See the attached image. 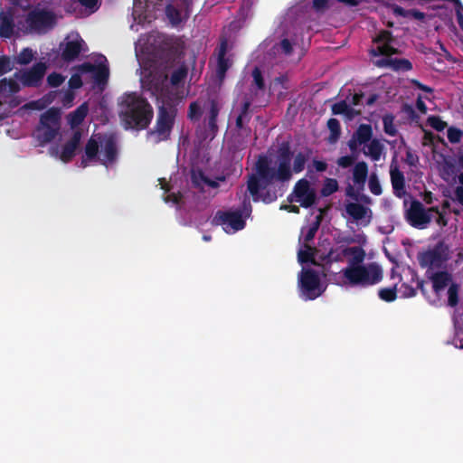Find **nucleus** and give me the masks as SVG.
Masks as SVG:
<instances>
[{
    "instance_id": "nucleus-1",
    "label": "nucleus",
    "mask_w": 463,
    "mask_h": 463,
    "mask_svg": "<svg viewBox=\"0 0 463 463\" xmlns=\"http://www.w3.org/2000/svg\"><path fill=\"white\" fill-rule=\"evenodd\" d=\"M311 150L299 151L294 155L289 142H282L277 150L278 167L270 166V160L266 156H260L256 162V173L249 175L247 190L254 202L261 199L264 203H271L277 199L275 194L267 192L262 196L260 192L265 190L273 181L288 182L292 177V173H301L308 161Z\"/></svg>"
},
{
    "instance_id": "nucleus-2",
    "label": "nucleus",
    "mask_w": 463,
    "mask_h": 463,
    "mask_svg": "<svg viewBox=\"0 0 463 463\" xmlns=\"http://www.w3.org/2000/svg\"><path fill=\"white\" fill-rule=\"evenodd\" d=\"M118 113L126 130H144L154 118V109L148 100L137 92H125L118 99Z\"/></svg>"
},
{
    "instance_id": "nucleus-3",
    "label": "nucleus",
    "mask_w": 463,
    "mask_h": 463,
    "mask_svg": "<svg viewBox=\"0 0 463 463\" xmlns=\"http://www.w3.org/2000/svg\"><path fill=\"white\" fill-rule=\"evenodd\" d=\"M118 153L117 138L113 134H94L84 146L80 166L86 168L96 162L108 166L117 160Z\"/></svg>"
},
{
    "instance_id": "nucleus-4",
    "label": "nucleus",
    "mask_w": 463,
    "mask_h": 463,
    "mask_svg": "<svg viewBox=\"0 0 463 463\" xmlns=\"http://www.w3.org/2000/svg\"><path fill=\"white\" fill-rule=\"evenodd\" d=\"M382 4L388 10H391L392 13L396 16H402L405 19L409 20H416L420 22V25L425 26L426 28L433 26L435 31H439L440 29V24H438V17L445 16L443 19L445 24H452V17H451V10L448 12V7L445 4L436 5L433 6V10L435 13H424L420 12L417 9H404L395 4L390 3L385 0H378V5ZM378 14H382V22L386 24L388 27H392L393 23L391 21H385L384 12L378 5Z\"/></svg>"
},
{
    "instance_id": "nucleus-5",
    "label": "nucleus",
    "mask_w": 463,
    "mask_h": 463,
    "mask_svg": "<svg viewBox=\"0 0 463 463\" xmlns=\"http://www.w3.org/2000/svg\"><path fill=\"white\" fill-rule=\"evenodd\" d=\"M395 38L387 30L378 31V68L394 72H407L412 70L410 60L400 58L402 51L394 46Z\"/></svg>"
},
{
    "instance_id": "nucleus-6",
    "label": "nucleus",
    "mask_w": 463,
    "mask_h": 463,
    "mask_svg": "<svg viewBox=\"0 0 463 463\" xmlns=\"http://www.w3.org/2000/svg\"><path fill=\"white\" fill-rule=\"evenodd\" d=\"M251 103L252 99L246 96L243 100L232 109V115L235 119V137L237 139V147L240 149L246 147L248 140L252 134L251 128L250 127V122L253 116Z\"/></svg>"
},
{
    "instance_id": "nucleus-7",
    "label": "nucleus",
    "mask_w": 463,
    "mask_h": 463,
    "mask_svg": "<svg viewBox=\"0 0 463 463\" xmlns=\"http://www.w3.org/2000/svg\"><path fill=\"white\" fill-rule=\"evenodd\" d=\"M342 283L352 287L374 285L376 283V262L368 265L347 266L342 270Z\"/></svg>"
},
{
    "instance_id": "nucleus-8",
    "label": "nucleus",
    "mask_w": 463,
    "mask_h": 463,
    "mask_svg": "<svg viewBox=\"0 0 463 463\" xmlns=\"http://www.w3.org/2000/svg\"><path fill=\"white\" fill-rule=\"evenodd\" d=\"M175 116L176 110L173 107H159L156 126L147 133L149 137H154L155 143L165 141L170 137Z\"/></svg>"
},
{
    "instance_id": "nucleus-9",
    "label": "nucleus",
    "mask_w": 463,
    "mask_h": 463,
    "mask_svg": "<svg viewBox=\"0 0 463 463\" xmlns=\"http://www.w3.org/2000/svg\"><path fill=\"white\" fill-rule=\"evenodd\" d=\"M31 32L44 33L56 24V16L52 11L35 8L31 10L25 18Z\"/></svg>"
},
{
    "instance_id": "nucleus-10",
    "label": "nucleus",
    "mask_w": 463,
    "mask_h": 463,
    "mask_svg": "<svg viewBox=\"0 0 463 463\" xmlns=\"http://www.w3.org/2000/svg\"><path fill=\"white\" fill-rule=\"evenodd\" d=\"M300 296L305 300H314L322 294L320 278L311 269H303L298 276Z\"/></svg>"
},
{
    "instance_id": "nucleus-11",
    "label": "nucleus",
    "mask_w": 463,
    "mask_h": 463,
    "mask_svg": "<svg viewBox=\"0 0 463 463\" xmlns=\"http://www.w3.org/2000/svg\"><path fill=\"white\" fill-rule=\"evenodd\" d=\"M373 129L371 125L361 124L354 132L348 141V146L351 152L359 150V146L364 145L370 141L368 146V155L372 160H376V138H373Z\"/></svg>"
},
{
    "instance_id": "nucleus-12",
    "label": "nucleus",
    "mask_w": 463,
    "mask_h": 463,
    "mask_svg": "<svg viewBox=\"0 0 463 463\" xmlns=\"http://www.w3.org/2000/svg\"><path fill=\"white\" fill-rule=\"evenodd\" d=\"M212 224L222 226L227 233L236 232L242 230L245 225V220L241 211H217L212 220Z\"/></svg>"
},
{
    "instance_id": "nucleus-13",
    "label": "nucleus",
    "mask_w": 463,
    "mask_h": 463,
    "mask_svg": "<svg viewBox=\"0 0 463 463\" xmlns=\"http://www.w3.org/2000/svg\"><path fill=\"white\" fill-rule=\"evenodd\" d=\"M430 213L420 201L413 199L410 208L406 210L405 218L412 227L424 229L431 222Z\"/></svg>"
},
{
    "instance_id": "nucleus-14",
    "label": "nucleus",
    "mask_w": 463,
    "mask_h": 463,
    "mask_svg": "<svg viewBox=\"0 0 463 463\" xmlns=\"http://www.w3.org/2000/svg\"><path fill=\"white\" fill-rule=\"evenodd\" d=\"M47 67L44 62L39 61L28 70L20 71L14 73L24 87H39L45 75Z\"/></svg>"
},
{
    "instance_id": "nucleus-15",
    "label": "nucleus",
    "mask_w": 463,
    "mask_h": 463,
    "mask_svg": "<svg viewBox=\"0 0 463 463\" xmlns=\"http://www.w3.org/2000/svg\"><path fill=\"white\" fill-rule=\"evenodd\" d=\"M294 194L296 201L304 208L311 207L317 199L314 189L310 187V184L307 179L298 180L294 186Z\"/></svg>"
},
{
    "instance_id": "nucleus-16",
    "label": "nucleus",
    "mask_w": 463,
    "mask_h": 463,
    "mask_svg": "<svg viewBox=\"0 0 463 463\" xmlns=\"http://www.w3.org/2000/svg\"><path fill=\"white\" fill-rule=\"evenodd\" d=\"M446 260L447 257L439 246L418 254L419 264L423 269H440Z\"/></svg>"
},
{
    "instance_id": "nucleus-17",
    "label": "nucleus",
    "mask_w": 463,
    "mask_h": 463,
    "mask_svg": "<svg viewBox=\"0 0 463 463\" xmlns=\"http://www.w3.org/2000/svg\"><path fill=\"white\" fill-rule=\"evenodd\" d=\"M81 137L82 131L80 129L73 130L71 137L62 146L59 154L61 161L63 163H70L73 159L80 148Z\"/></svg>"
},
{
    "instance_id": "nucleus-18",
    "label": "nucleus",
    "mask_w": 463,
    "mask_h": 463,
    "mask_svg": "<svg viewBox=\"0 0 463 463\" xmlns=\"http://www.w3.org/2000/svg\"><path fill=\"white\" fill-rule=\"evenodd\" d=\"M14 12L12 7L0 11V37L10 39L14 33Z\"/></svg>"
},
{
    "instance_id": "nucleus-19",
    "label": "nucleus",
    "mask_w": 463,
    "mask_h": 463,
    "mask_svg": "<svg viewBox=\"0 0 463 463\" xmlns=\"http://www.w3.org/2000/svg\"><path fill=\"white\" fill-rule=\"evenodd\" d=\"M228 50V42L227 39L222 38L221 40L219 48H218V56H217V69L216 75L217 78L222 81L225 78L226 72L231 67V62L228 58H226V53Z\"/></svg>"
},
{
    "instance_id": "nucleus-20",
    "label": "nucleus",
    "mask_w": 463,
    "mask_h": 463,
    "mask_svg": "<svg viewBox=\"0 0 463 463\" xmlns=\"http://www.w3.org/2000/svg\"><path fill=\"white\" fill-rule=\"evenodd\" d=\"M84 41L81 38H79L75 41H69L64 44L62 48L61 57L66 61L70 62L78 58L80 52L82 51V44Z\"/></svg>"
},
{
    "instance_id": "nucleus-21",
    "label": "nucleus",
    "mask_w": 463,
    "mask_h": 463,
    "mask_svg": "<svg viewBox=\"0 0 463 463\" xmlns=\"http://www.w3.org/2000/svg\"><path fill=\"white\" fill-rule=\"evenodd\" d=\"M432 283L433 291L437 294L449 287L452 282V275L447 270L436 271L429 276Z\"/></svg>"
},
{
    "instance_id": "nucleus-22",
    "label": "nucleus",
    "mask_w": 463,
    "mask_h": 463,
    "mask_svg": "<svg viewBox=\"0 0 463 463\" xmlns=\"http://www.w3.org/2000/svg\"><path fill=\"white\" fill-rule=\"evenodd\" d=\"M181 9H178L172 3H169L165 6V14L169 19L170 23L174 26L179 25L184 20H187L191 14L186 17L185 16V7L181 0ZM190 13H192V7L190 8Z\"/></svg>"
},
{
    "instance_id": "nucleus-23",
    "label": "nucleus",
    "mask_w": 463,
    "mask_h": 463,
    "mask_svg": "<svg viewBox=\"0 0 463 463\" xmlns=\"http://www.w3.org/2000/svg\"><path fill=\"white\" fill-rule=\"evenodd\" d=\"M342 254L345 255V259H347V266L364 265L363 262L366 255L361 246L345 247Z\"/></svg>"
},
{
    "instance_id": "nucleus-24",
    "label": "nucleus",
    "mask_w": 463,
    "mask_h": 463,
    "mask_svg": "<svg viewBox=\"0 0 463 463\" xmlns=\"http://www.w3.org/2000/svg\"><path fill=\"white\" fill-rule=\"evenodd\" d=\"M221 108L219 106V103L216 99H211L210 100V107L207 116V128L211 135L213 137L216 136L219 128L217 125V119L218 116L220 114Z\"/></svg>"
},
{
    "instance_id": "nucleus-25",
    "label": "nucleus",
    "mask_w": 463,
    "mask_h": 463,
    "mask_svg": "<svg viewBox=\"0 0 463 463\" xmlns=\"http://www.w3.org/2000/svg\"><path fill=\"white\" fill-rule=\"evenodd\" d=\"M40 124L54 128L60 130L61 127V110L58 108H50L40 117Z\"/></svg>"
},
{
    "instance_id": "nucleus-26",
    "label": "nucleus",
    "mask_w": 463,
    "mask_h": 463,
    "mask_svg": "<svg viewBox=\"0 0 463 463\" xmlns=\"http://www.w3.org/2000/svg\"><path fill=\"white\" fill-rule=\"evenodd\" d=\"M59 133V129L52 127L44 126L39 123L37 126L34 137L41 146L52 142Z\"/></svg>"
},
{
    "instance_id": "nucleus-27",
    "label": "nucleus",
    "mask_w": 463,
    "mask_h": 463,
    "mask_svg": "<svg viewBox=\"0 0 463 463\" xmlns=\"http://www.w3.org/2000/svg\"><path fill=\"white\" fill-rule=\"evenodd\" d=\"M391 181L393 194L399 198L403 197L406 194L403 173L398 168L391 169Z\"/></svg>"
},
{
    "instance_id": "nucleus-28",
    "label": "nucleus",
    "mask_w": 463,
    "mask_h": 463,
    "mask_svg": "<svg viewBox=\"0 0 463 463\" xmlns=\"http://www.w3.org/2000/svg\"><path fill=\"white\" fill-rule=\"evenodd\" d=\"M21 88L18 82L14 79L4 78L0 80V96L9 98L20 91Z\"/></svg>"
},
{
    "instance_id": "nucleus-29",
    "label": "nucleus",
    "mask_w": 463,
    "mask_h": 463,
    "mask_svg": "<svg viewBox=\"0 0 463 463\" xmlns=\"http://www.w3.org/2000/svg\"><path fill=\"white\" fill-rule=\"evenodd\" d=\"M159 47L163 52H166L168 57L175 55L179 50L177 40L168 35H162L160 37Z\"/></svg>"
},
{
    "instance_id": "nucleus-30",
    "label": "nucleus",
    "mask_w": 463,
    "mask_h": 463,
    "mask_svg": "<svg viewBox=\"0 0 463 463\" xmlns=\"http://www.w3.org/2000/svg\"><path fill=\"white\" fill-rule=\"evenodd\" d=\"M332 113L334 115H345L347 118L351 119L360 114L359 110L352 108L346 100H341L332 106Z\"/></svg>"
},
{
    "instance_id": "nucleus-31",
    "label": "nucleus",
    "mask_w": 463,
    "mask_h": 463,
    "mask_svg": "<svg viewBox=\"0 0 463 463\" xmlns=\"http://www.w3.org/2000/svg\"><path fill=\"white\" fill-rule=\"evenodd\" d=\"M368 175V167L366 163H357L353 170V181L355 185L364 187Z\"/></svg>"
},
{
    "instance_id": "nucleus-32",
    "label": "nucleus",
    "mask_w": 463,
    "mask_h": 463,
    "mask_svg": "<svg viewBox=\"0 0 463 463\" xmlns=\"http://www.w3.org/2000/svg\"><path fill=\"white\" fill-rule=\"evenodd\" d=\"M89 111L86 102L80 105L73 112L70 114V122L71 126H78L82 123Z\"/></svg>"
},
{
    "instance_id": "nucleus-33",
    "label": "nucleus",
    "mask_w": 463,
    "mask_h": 463,
    "mask_svg": "<svg viewBox=\"0 0 463 463\" xmlns=\"http://www.w3.org/2000/svg\"><path fill=\"white\" fill-rule=\"evenodd\" d=\"M345 248L344 246L332 248L326 254L320 256V259L326 264L342 261L345 258V255L342 254Z\"/></svg>"
},
{
    "instance_id": "nucleus-34",
    "label": "nucleus",
    "mask_w": 463,
    "mask_h": 463,
    "mask_svg": "<svg viewBox=\"0 0 463 463\" xmlns=\"http://www.w3.org/2000/svg\"><path fill=\"white\" fill-rule=\"evenodd\" d=\"M345 211L348 215L356 221L362 220L366 214V208L357 203H348L345 205Z\"/></svg>"
},
{
    "instance_id": "nucleus-35",
    "label": "nucleus",
    "mask_w": 463,
    "mask_h": 463,
    "mask_svg": "<svg viewBox=\"0 0 463 463\" xmlns=\"http://www.w3.org/2000/svg\"><path fill=\"white\" fill-rule=\"evenodd\" d=\"M326 126L330 131V136L328 137L329 142H336L341 135V126L339 120L335 118H331L327 120Z\"/></svg>"
},
{
    "instance_id": "nucleus-36",
    "label": "nucleus",
    "mask_w": 463,
    "mask_h": 463,
    "mask_svg": "<svg viewBox=\"0 0 463 463\" xmlns=\"http://www.w3.org/2000/svg\"><path fill=\"white\" fill-rule=\"evenodd\" d=\"M109 76V70L106 64L97 65V69L93 72V78L97 84H106Z\"/></svg>"
},
{
    "instance_id": "nucleus-37",
    "label": "nucleus",
    "mask_w": 463,
    "mask_h": 463,
    "mask_svg": "<svg viewBox=\"0 0 463 463\" xmlns=\"http://www.w3.org/2000/svg\"><path fill=\"white\" fill-rule=\"evenodd\" d=\"M322 221V216L317 215L316 217V221L313 222L307 229V232L303 237L304 245L308 244L316 236L317 232L319 229L320 223Z\"/></svg>"
},
{
    "instance_id": "nucleus-38",
    "label": "nucleus",
    "mask_w": 463,
    "mask_h": 463,
    "mask_svg": "<svg viewBox=\"0 0 463 463\" xmlns=\"http://www.w3.org/2000/svg\"><path fill=\"white\" fill-rule=\"evenodd\" d=\"M458 292L459 285L453 282L449 285L448 289V305L455 307L458 304Z\"/></svg>"
},
{
    "instance_id": "nucleus-39",
    "label": "nucleus",
    "mask_w": 463,
    "mask_h": 463,
    "mask_svg": "<svg viewBox=\"0 0 463 463\" xmlns=\"http://www.w3.org/2000/svg\"><path fill=\"white\" fill-rule=\"evenodd\" d=\"M252 83L251 87H255L258 90H265V80L262 72L259 67H255L251 72Z\"/></svg>"
},
{
    "instance_id": "nucleus-40",
    "label": "nucleus",
    "mask_w": 463,
    "mask_h": 463,
    "mask_svg": "<svg viewBox=\"0 0 463 463\" xmlns=\"http://www.w3.org/2000/svg\"><path fill=\"white\" fill-rule=\"evenodd\" d=\"M338 190V183L336 179L326 178L321 189L322 196H329Z\"/></svg>"
},
{
    "instance_id": "nucleus-41",
    "label": "nucleus",
    "mask_w": 463,
    "mask_h": 463,
    "mask_svg": "<svg viewBox=\"0 0 463 463\" xmlns=\"http://www.w3.org/2000/svg\"><path fill=\"white\" fill-rule=\"evenodd\" d=\"M187 76V68L184 65L175 70L170 77V82L172 85L176 86L180 84Z\"/></svg>"
},
{
    "instance_id": "nucleus-42",
    "label": "nucleus",
    "mask_w": 463,
    "mask_h": 463,
    "mask_svg": "<svg viewBox=\"0 0 463 463\" xmlns=\"http://www.w3.org/2000/svg\"><path fill=\"white\" fill-rule=\"evenodd\" d=\"M384 132L390 137L397 135V129L394 126V117L392 114H387L383 118Z\"/></svg>"
},
{
    "instance_id": "nucleus-43",
    "label": "nucleus",
    "mask_w": 463,
    "mask_h": 463,
    "mask_svg": "<svg viewBox=\"0 0 463 463\" xmlns=\"http://www.w3.org/2000/svg\"><path fill=\"white\" fill-rule=\"evenodd\" d=\"M304 246H305L306 250H300L298 253V261L300 263L311 262L316 265L317 263L314 260L313 253H312L313 249L308 244H306Z\"/></svg>"
},
{
    "instance_id": "nucleus-44",
    "label": "nucleus",
    "mask_w": 463,
    "mask_h": 463,
    "mask_svg": "<svg viewBox=\"0 0 463 463\" xmlns=\"http://www.w3.org/2000/svg\"><path fill=\"white\" fill-rule=\"evenodd\" d=\"M360 154V150H356L354 153L351 152L349 156H344L338 158L337 164L343 168H347L351 166L354 161L357 159Z\"/></svg>"
},
{
    "instance_id": "nucleus-45",
    "label": "nucleus",
    "mask_w": 463,
    "mask_h": 463,
    "mask_svg": "<svg viewBox=\"0 0 463 463\" xmlns=\"http://www.w3.org/2000/svg\"><path fill=\"white\" fill-rule=\"evenodd\" d=\"M33 59V52L30 48H24L17 56V63L21 65L29 64Z\"/></svg>"
},
{
    "instance_id": "nucleus-46",
    "label": "nucleus",
    "mask_w": 463,
    "mask_h": 463,
    "mask_svg": "<svg viewBox=\"0 0 463 463\" xmlns=\"http://www.w3.org/2000/svg\"><path fill=\"white\" fill-rule=\"evenodd\" d=\"M202 116L201 106L197 102H192L188 108L187 117L192 121H197Z\"/></svg>"
},
{
    "instance_id": "nucleus-47",
    "label": "nucleus",
    "mask_w": 463,
    "mask_h": 463,
    "mask_svg": "<svg viewBox=\"0 0 463 463\" xmlns=\"http://www.w3.org/2000/svg\"><path fill=\"white\" fill-rule=\"evenodd\" d=\"M402 112L405 115L406 118L411 122H419L420 116L415 111L414 108L411 105L407 103L403 104L402 107Z\"/></svg>"
},
{
    "instance_id": "nucleus-48",
    "label": "nucleus",
    "mask_w": 463,
    "mask_h": 463,
    "mask_svg": "<svg viewBox=\"0 0 463 463\" xmlns=\"http://www.w3.org/2000/svg\"><path fill=\"white\" fill-rule=\"evenodd\" d=\"M428 124L437 131H443L447 123L443 121L439 116H430L427 119Z\"/></svg>"
},
{
    "instance_id": "nucleus-49",
    "label": "nucleus",
    "mask_w": 463,
    "mask_h": 463,
    "mask_svg": "<svg viewBox=\"0 0 463 463\" xmlns=\"http://www.w3.org/2000/svg\"><path fill=\"white\" fill-rule=\"evenodd\" d=\"M379 297L386 301V302H392L396 299L397 293L395 288H382L379 293Z\"/></svg>"
},
{
    "instance_id": "nucleus-50",
    "label": "nucleus",
    "mask_w": 463,
    "mask_h": 463,
    "mask_svg": "<svg viewBox=\"0 0 463 463\" xmlns=\"http://www.w3.org/2000/svg\"><path fill=\"white\" fill-rule=\"evenodd\" d=\"M64 80L65 78L61 73L52 72L47 77V83L50 87L57 88L63 83Z\"/></svg>"
},
{
    "instance_id": "nucleus-51",
    "label": "nucleus",
    "mask_w": 463,
    "mask_h": 463,
    "mask_svg": "<svg viewBox=\"0 0 463 463\" xmlns=\"http://www.w3.org/2000/svg\"><path fill=\"white\" fill-rule=\"evenodd\" d=\"M13 70V64L11 60L6 55L0 56V76L11 71Z\"/></svg>"
},
{
    "instance_id": "nucleus-52",
    "label": "nucleus",
    "mask_w": 463,
    "mask_h": 463,
    "mask_svg": "<svg viewBox=\"0 0 463 463\" xmlns=\"http://www.w3.org/2000/svg\"><path fill=\"white\" fill-rule=\"evenodd\" d=\"M363 188L364 187L357 186V188L355 189L352 184H348L345 188V195L354 201H359L360 199H362L360 190Z\"/></svg>"
},
{
    "instance_id": "nucleus-53",
    "label": "nucleus",
    "mask_w": 463,
    "mask_h": 463,
    "mask_svg": "<svg viewBox=\"0 0 463 463\" xmlns=\"http://www.w3.org/2000/svg\"><path fill=\"white\" fill-rule=\"evenodd\" d=\"M80 5L86 9L90 10V13L96 12L100 5L99 0H77Z\"/></svg>"
},
{
    "instance_id": "nucleus-54",
    "label": "nucleus",
    "mask_w": 463,
    "mask_h": 463,
    "mask_svg": "<svg viewBox=\"0 0 463 463\" xmlns=\"http://www.w3.org/2000/svg\"><path fill=\"white\" fill-rule=\"evenodd\" d=\"M462 136V131L456 128H449L448 130V139L451 143L459 142Z\"/></svg>"
},
{
    "instance_id": "nucleus-55",
    "label": "nucleus",
    "mask_w": 463,
    "mask_h": 463,
    "mask_svg": "<svg viewBox=\"0 0 463 463\" xmlns=\"http://www.w3.org/2000/svg\"><path fill=\"white\" fill-rule=\"evenodd\" d=\"M429 212L435 213L438 214V218L436 220L437 223L440 226H446L448 224V220L443 213L439 210V207L433 206L429 208Z\"/></svg>"
},
{
    "instance_id": "nucleus-56",
    "label": "nucleus",
    "mask_w": 463,
    "mask_h": 463,
    "mask_svg": "<svg viewBox=\"0 0 463 463\" xmlns=\"http://www.w3.org/2000/svg\"><path fill=\"white\" fill-rule=\"evenodd\" d=\"M69 86L71 89L77 90L82 86V80L80 75L74 74L69 80Z\"/></svg>"
},
{
    "instance_id": "nucleus-57",
    "label": "nucleus",
    "mask_w": 463,
    "mask_h": 463,
    "mask_svg": "<svg viewBox=\"0 0 463 463\" xmlns=\"http://www.w3.org/2000/svg\"><path fill=\"white\" fill-rule=\"evenodd\" d=\"M313 8L317 11H324L329 7V0H313Z\"/></svg>"
},
{
    "instance_id": "nucleus-58",
    "label": "nucleus",
    "mask_w": 463,
    "mask_h": 463,
    "mask_svg": "<svg viewBox=\"0 0 463 463\" xmlns=\"http://www.w3.org/2000/svg\"><path fill=\"white\" fill-rule=\"evenodd\" d=\"M199 177L209 187L217 188L219 186V183L217 181L210 179L209 177L204 175L203 172H199Z\"/></svg>"
},
{
    "instance_id": "nucleus-59",
    "label": "nucleus",
    "mask_w": 463,
    "mask_h": 463,
    "mask_svg": "<svg viewBox=\"0 0 463 463\" xmlns=\"http://www.w3.org/2000/svg\"><path fill=\"white\" fill-rule=\"evenodd\" d=\"M280 48L285 54H290L293 51L292 44L288 39H283L280 42Z\"/></svg>"
},
{
    "instance_id": "nucleus-60",
    "label": "nucleus",
    "mask_w": 463,
    "mask_h": 463,
    "mask_svg": "<svg viewBox=\"0 0 463 463\" xmlns=\"http://www.w3.org/2000/svg\"><path fill=\"white\" fill-rule=\"evenodd\" d=\"M369 189L372 194L376 195V173L373 171L371 173L369 177Z\"/></svg>"
},
{
    "instance_id": "nucleus-61",
    "label": "nucleus",
    "mask_w": 463,
    "mask_h": 463,
    "mask_svg": "<svg viewBox=\"0 0 463 463\" xmlns=\"http://www.w3.org/2000/svg\"><path fill=\"white\" fill-rule=\"evenodd\" d=\"M364 99V94L360 93H354L352 95V99L350 101L351 105L353 106H358L363 103V99Z\"/></svg>"
},
{
    "instance_id": "nucleus-62",
    "label": "nucleus",
    "mask_w": 463,
    "mask_h": 463,
    "mask_svg": "<svg viewBox=\"0 0 463 463\" xmlns=\"http://www.w3.org/2000/svg\"><path fill=\"white\" fill-rule=\"evenodd\" d=\"M313 166L317 172H324L327 168V164L320 160H313Z\"/></svg>"
},
{
    "instance_id": "nucleus-63",
    "label": "nucleus",
    "mask_w": 463,
    "mask_h": 463,
    "mask_svg": "<svg viewBox=\"0 0 463 463\" xmlns=\"http://www.w3.org/2000/svg\"><path fill=\"white\" fill-rule=\"evenodd\" d=\"M416 107L417 109L422 113L426 114L428 108L425 104V102L422 100L421 97H419L416 100Z\"/></svg>"
},
{
    "instance_id": "nucleus-64",
    "label": "nucleus",
    "mask_w": 463,
    "mask_h": 463,
    "mask_svg": "<svg viewBox=\"0 0 463 463\" xmlns=\"http://www.w3.org/2000/svg\"><path fill=\"white\" fill-rule=\"evenodd\" d=\"M457 200L463 205V186H458L455 190Z\"/></svg>"
}]
</instances>
